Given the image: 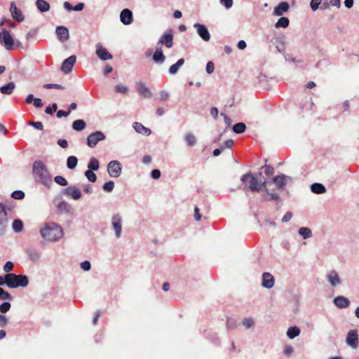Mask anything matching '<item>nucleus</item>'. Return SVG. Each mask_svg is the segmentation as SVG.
I'll use <instances>...</instances> for the list:
<instances>
[{
    "label": "nucleus",
    "instance_id": "36",
    "mask_svg": "<svg viewBox=\"0 0 359 359\" xmlns=\"http://www.w3.org/2000/svg\"><path fill=\"white\" fill-rule=\"evenodd\" d=\"M72 128L76 131H81L86 128V123L81 119L76 120L73 122Z\"/></svg>",
    "mask_w": 359,
    "mask_h": 359
},
{
    "label": "nucleus",
    "instance_id": "62",
    "mask_svg": "<svg viewBox=\"0 0 359 359\" xmlns=\"http://www.w3.org/2000/svg\"><path fill=\"white\" fill-rule=\"evenodd\" d=\"M57 109V106L55 103L53 104L51 106H48L46 108L44 112H55Z\"/></svg>",
    "mask_w": 359,
    "mask_h": 359
},
{
    "label": "nucleus",
    "instance_id": "24",
    "mask_svg": "<svg viewBox=\"0 0 359 359\" xmlns=\"http://www.w3.org/2000/svg\"><path fill=\"white\" fill-rule=\"evenodd\" d=\"M334 304L339 308H347L350 305L348 298L343 296H338L334 299Z\"/></svg>",
    "mask_w": 359,
    "mask_h": 359
},
{
    "label": "nucleus",
    "instance_id": "26",
    "mask_svg": "<svg viewBox=\"0 0 359 359\" xmlns=\"http://www.w3.org/2000/svg\"><path fill=\"white\" fill-rule=\"evenodd\" d=\"M165 57L163 54L161 47H158L156 49L155 53L153 55V60L156 63H163L165 61Z\"/></svg>",
    "mask_w": 359,
    "mask_h": 359
},
{
    "label": "nucleus",
    "instance_id": "63",
    "mask_svg": "<svg viewBox=\"0 0 359 359\" xmlns=\"http://www.w3.org/2000/svg\"><path fill=\"white\" fill-rule=\"evenodd\" d=\"M169 94L165 90H162L160 93V100L161 101H166L168 99Z\"/></svg>",
    "mask_w": 359,
    "mask_h": 359
},
{
    "label": "nucleus",
    "instance_id": "3",
    "mask_svg": "<svg viewBox=\"0 0 359 359\" xmlns=\"http://www.w3.org/2000/svg\"><path fill=\"white\" fill-rule=\"evenodd\" d=\"M41 236L49 241L59 240L63 236L62 228L55 223L47 224L41 230Z\"/></svg>",
    "mask_w": 359,
    "mask_h": 359
},
{
    "label": "nucleus",
    "instance_id": "15",
    "mask_svg": "<svg viewBox=\"0 0 359 359\" xmlns=\"http://www.w3.org/2000/svg\"><path fill=\"white\" fill-rule=\"evenodd\" d=\"M10 11L11 13L13 18L17 22H22L25 19V16L22 12L17 8L14 2H11Z\"/></svg>",
    "mask_w": 359,
    "mask_h": 359
},
{
    "label": "nucleus",
    "instance_id": "38",
    "mask_svg": "<svg viewBox=\"0 0 359 359\" xmlns=\"http://www.w3.org/2000/svg\"><path fill=\"white\" fill-rule=\"evenodd\" d=\"M13 229L16 233H20L23 229V223L20 219H15L12 224Z\"/></svg>",
    "mask_w": 359,
    "mask_h": 359
},
{
    "label": "nucleus",
    "instance_id": "48",
    "mask_svg": "<svg viewBox=\"0 0 359 359\" xmlns=\"http://www.w3.org/2000/svg\"><path fill=\"white\" fill-rule=\"evenodd\" d=\"M54 180L57 184L61 186H66L67 184V181L66 179L60 175L55 177Z\"/></svg>",
    "mask_w": 359,
    "mask_h": 359
},
{
    "label": "nucleus",
    "instance_id": "53",
    "mask_svg": "<svg viewBox=\"0 0 359 359\" xmlns=\"http://www.w3.org/2000/svg\"><path fill=\"white\" fill-rule=\"evenodd\" d=\"M215 65L211 61L208 62L206 65V72L208 74H212L214 72Z\"/></svg>",
    "mask_w": 359,
    "mask_h": 359
},
{
    "label": "nucleus",
    "instance_id": "64",
    "mask_svg": "<svg viewBox=\"0 0 359 359\" xmlns=\"http://www.w3.org/2000/svg\"><path fill=\"white\" fill-rule=\"evenodd\" d=\"M57 144L60 145L62 148H67L68 147V142L65 139H59L57 140Z\"/></svg>",
    "mask_w": 359,
    "mask_h": 359
},
{
    "label": "nucleus",
    "instance_id": "19",
    "mask_svg": "<svg viewBox=\"0 0 359 359\" xmlns=\"http://www.w3.org/2000/svg\"><path fill=\"white\" fill-rule=\"evenodd\" d=\"M63 193L65 195L69 196L74 200H78L81 196V193L80 190L74 186H70L67 187L66 189H65Z\"/></svg>",
    "mask_w": 359,
    "mask_h": 359
},
{
    "label": "nucleus",
    "instance_id": "25",
    "mask_svg": "<svg viewBox=\"0 0 359 359\" xmlns=\"http://www.w3.org/2000/svg\"><path fill=\"white\" fill-rule=\"evenodd\" d=\"M288 9L289 4L287 2H281L274 8L273 15L281 16L284 13L287 12Z\"/></svg>",
    "mask_w": 359,
    "mask_h": 359
},
{
    "label": "nucleus",
    "instance_id": "50",
    "mask_svg": "<svg viewBox=\"0 0 359 359\" xmlns=\"http://www.w3.org/2000/svg\"><path fill=\"white\" fill-rule=\"evenodd\" d=\"M322 0H311V8L315 11L318 8L319 5L320 4Z\"/></svg>",
    "mask_w": 359,
    "mask_h": 359
},
{
    "label": "nucleus",
    "instance_id": "37",
    "mask_svg": "<svg viewBox=\"0 0 359 359\" xmlns=\"http://www.w3.org/2000/svg\"><path fill=\"white\" fill-rule=\"evenodd\" d=\"M78 159L74 156H69L67 161V166L69 169L73 170L76 168Z\"/></svg>",
    "mask_w": 359,
    "mask_h": 359
},
{
    "label": "nucleus",
    "instance_id": "7",
    "mask_svg": "<svg viewBox=\"0 0 359 359\" xmlns=\"http://www.w3.org/2000/svg\"><path fill=\"white\" fill-rule=\"evenodd\" d=\"M105 139L104 134L101 131H96L90 134L87 137V144L89 147L93 148L98 142Z\"/></svg>",
    "mask_w": 359,
    "mask_h": 359
},
{
    "label": "nucleus",
    "instance_id": "14",
    "mask_svg": "<svg viewBox=\"0 0 359 359\" xmlns=\"http://www.w3.org/2000/svg\"><path fill=\"white\" fill-rule=\"evenodd\" d=\"M194 27L197 29V33L205 41H208L210 39V33L207 27L201 24L196 23Z\"/></svg>",
    "mask_w": 359,
    "mask_h": 359
},
{
    "label": "nucleus",
    "instance_id": "61",
    "mask_svg": "<svg viewBox=\"0 0 359 359\" xmlns=\"http://www.w3.org/2000/svg\"><path fill=\"white\" fill-rule=\"evenodd\" d=\"M151 175L153 179L157 180L161 176V172L158 169H154L151 171Z\"/></svg>",
    "mask_w": 359,
    "mask_h": 359
},
{
    "label": "nucleus",
    "instance_id": "23",
    "mask_svg": "<svg viewBox=\"0 0 359 359\" xmlns=\"http://www.w3.org/2000/svg\"><path fill=\"white\" fill-rule=\"evenodd\" d=\"M327 280L332 285L335 287L341 283L340 278L336 271H331L327 276Z\"/></svg>",
    "mask_w": 359,
    "mask_h": 359
},
{
    "label": "nucleus",
    "instance_id": "40",
    "mask_svg": "<svg viewBox=\"0 0 359 359\" xmlns=\"http://www.w3.org/2000/svg\"><path fill=\"white\" fill-rule=\"evenodd\" d=\"M100 163L95 158H91L88 165V170H97L99 169Z\"/></svg>",
    "mask_w": 359,
    "mask_h": 359
},
{
    "label": "nucleus",
    "instance_id": "8",
    "mask_svg": "<svg viewBox=\"0 0 359 359\" xmlns=\"http://www.w3.org/2000/svg\"><path fill=\"white\" fill-rule=\"evenodd\" d=\"M109 175L112 177H118L121 172V165L118 161H111L107 165Z\"/></svg>",
    "mask_w": 359,
    "mask_h": 359
},
{
    "label": "nucleus",
    "instance_id": "6",
    "mask_svg": "<svg viewBox=\"0 0 359 359\" xmlns=\"http://www.w3.org/2000/svg\"><path fill=\"white\" fill-rule=\"evenodd\" d=\"M8 224L7 212L5 205L0 203V236H3L6 231Z\"/></svg>",
    "mask_w": 359,
    "mask_h": 359
},
{
    "label": "nucleus",
    "instance_id": "31",
    "mask_svg": "<svg viewBox=\"0 0 359 359\" xmlns=\"http://www.w3.org/2000/svg\"><path fill=\"white\" fill-rule=\"evenodd\" d=\"M311 190L314 194H323L326 191L325 187L320 183H314L311 186Z\"/></svg>",
    "mask_w": 359,
    "mask_h": 359
},
{
    "label": "nucleus",
    "instance_id": "45",
    "mask_svg": "<svg viewBox=\"0 0 359 359\" xmlns=\"http://www.w3.org/2000/svg\"><path fill=\"white\" fill-rule=\"evenodd\" d=\"M114 187V183L113 181H108L106 183L104 184L102 188L104 191L107 192H111Z\"/></svg>",
    "mask_w": 359,
    "mask_h": 359
},
{
    "label": "nucleus",
    "instance_id": "59",
    "mask_svg": "<svg viewBox=\"0 0 359 359\" xmlns=\"http://www.w3.org/2000/svg\"><path fill=\"white\" fill-rule=\"evenodd\" d=\"M81 267L83 271H89L90 269V263L88 261H84L81 264Z\"/></svg>",
    "mask_w": 359,
    "mask_h": 359
},
{
    "label": "nucleus",
    "instance_id": "39",
    "mask_svg": "<svg viewBox=\"0 0 359 359\" xmlns=\"http://www.w3.org/2000/svg\"><path fill=\"white\" fill-rule=\"evenodd\" d=\"M299 233L304 238H309L312 236V232L310 229L307 227H301L299 229Z\"/></svg>",
    "mask_w": 359,
    "mask_h": 359
},
{
    "label": "nucleus",
    "instance_id": "41",
    "mask_svg": "<svg viewBox=\"0 0 359 359\" xmlns=\"http://www.w3.org/2000/svg\"><path fill=\"white\" fill-rule=\"evenodd\" d=\"M245 129L246 126L243 123H238L233 126V131L237 134L243 133Z\"/></svg>",
    "mask_w": 359,
    "mask_h": 359
},
{
    "label": "nucleus",
    "instance_id": "1",
    "mask_svg": "<svg viewBox=\"0 0 359 359\" xmlns=\"http://www.w3.org/2000/svg\"><path fill=\"white\" fill-rule=\"evenodd\" d=\"M258 175L261 176L262 172H259L257 176L252 175L251 172H248L241 177V180L243 184V189L245 192L248 191L259 192L266 187L268 182L266 180L262 181L259 180Z\"/></svg>",
    "mask_w": 359,
    "mask_h": 359
},
{
    "label": "nucleus",
    "instance_id": "29",
    "mask_svg": "<svg viewBox=\"0 0 359 359\" xmlns=\"http://www.w3.org/2000/svg\"><path fill=\"white\" fill-rule=\"evenodd\" d=\"M37 8L42 13L50 10V4L45 0H37L36 2Z\"/></svg>",
    "mask_w": 359,
    "mask_h": 359
},
{
    "label": "nucleus",
    "instance_id": "9",
    "mask_svg": "<svg viewBox=\"0 0 359 359\" xmlns=\"http://www.w3.org/2000/svg\"><path fill=\"white\" fill-rule=\"evenodd\" d=\"M135 89L139 94L143 98L149 99L152 97V93L145 83L142 82H137L135 83Z\"/></svg>",
    "mask_w": 359,
    "mask_h": 359
},
{
    "label": "nucleus",
    "instance_id": "32",
    "mask_svg": "<svg viewBox=\"0 0 359 359\" xmlns=\"http://www.w3.org/2000/svg\"><path fill=\"white\" fill-rule=\"evenodd\" d=\"M300 334V330L298 327L294 326L290 327L287 332V336L290 339H294L296 337L299 336Z\"/></svg>",
    "mask_w": 359,
    "mask_h": 359
},
{
    "label": "nucleus",
    "instance_id": "57",
    "mask_svg": "<svg viewBox=\"0 0 359 359\" xmlns=\"http://www.w3.org/2000/svg\"><path fill=\"white\" fill-rule=\"evenodd\" d=\"M292 213L291 212H287L285 215L282 218V222L285 223V222H289L291 218L292 217Z\"/></svg>",
    "mask_w": 359,
    "mask_h": 359
},
{
    "label": "nucleus",
    "instance_id": "49",
    "mask_svg": "<svg viewBox=\"0 0 359 359\" xmlns=\"http://www.w3.org/2000/svg\"><path fill=\"white\" fill-rule=\"evenodd\" d=\"M11 304L8 302H5L0 305V311L2 313H5L11 309Z\"/></svg>",
    "mask_w": 359,
    "mask_h": 359
},
{
    "label": "nucleus",
    "instance_id": "11",
    "mask_svg": "<svg viewBox=\"0 0 359 359\" xmlns=\"http://www.w3.org/2000/svg\"><path fill=\"white\" fill-rule=\"evenodd\" d=\"M346 341L348 346L353 348H356L358 346V334L355 330L348 332Z\"/></svg>",
    "mask_w": 359,
    "mask_h": 359
},
{
    "label": "nucleus",
    "instance_id": "12",
    "mask_svg": "<svg viewBox=\"0 0 359 359\" xmlns=\"http://www.w3.org/2000/svg\"><path fill=\"white\" fill-rule=\"evenodd\" d=\"M96 55L102 60L112 59V55L104 48L100 43L96 44Z\"/></svg>",
    "mask_w": 359,
    "mask_h": 359
},
{
    "label": "nucleus",
    "instance_id": "4",
    "mask_svg": "<svg viewBox=\"0 0 359 359\" xmlns=\"http://www.w3.org/2000/svg\"><path fill=\"white\" fill-rule=\"evenodd\" d=\"M5 280L6 284L10 288L26 287L29 283L27 276L22 274L8 273L5 276Z\"/></svg>",
    "mask_w": 359,
    "mask_h": 359
},
{
    "label": "nucleus",
    "instance_id": "22",
    "mask_svg": "<svg viewBox=\"0 0 359 359\" xmlns=\"http://www.w3.org/2000/svg\"><path fill=\"white\" fill-rule=\"evenodd\" d=\"M25 102L27 104H32L36 109H40L43 107V104L40 98H36L32 94H29L25 99Z\"/></svg>",
    "mask_w": 359,
    "mask_h": 359
},
{
    "label": "nucleus",
    "instance_id": "58",
    "mask_svg": "<svg viewBox=\"0 0 359 359\" xmlns=\"http://www.w3.org/2000/svg\"><path fill=\"white\" fill-rule=\"evenodd\" d=\"M8 323V318L6 316L0 314V327H4Z\"/></svg>",
    "mask_w": 359,
    "mask_h": 359
},
{
    "label": "nucleus",
    "instance_id": "30",
    "mask_svg": "<svg viewBox=\"0 0 359 359\" xmlns=\"http://www.w3.org/2000/svg\"><path fill=\"white\" fill-rule=\"evenodd\" d=\"M263 189L264 190V191L266 194V196H265L264 197V199L265 201H272V200L276 201H280V196H278V194L269 192V189H267L266 187L265 188H264Z\"/></svg>",
    "mask_w": 359,
    "mask_h": 359
},
{
    "label": "nucleus",
    "instance_id": "10",
    "mask_svg": "<svg viewBox=\"0 0 359 359\" xmlns=\"http://www.w3.org/2000/svg\"><path fill=\"white\" fill-rule=\"evenodd\" d=\"M76 57L75 55H71L65 60L61 66V70L65 74H69L72 72V68L76 62Z\"/></svg>",
    "mask_w": 359,
    "mask_h": 359
},
{
    "label": "nucleus",
    "instance_id": "34",
    "mask_svg": "<svg viewBox=\"0 0 359 359\" xmlns=\"http://www.w3.org/2000/svg\"><path fill=\"white\" fill-rule=\"evenodd\" d=\"M184 63V60L181 58L175 64L170 66L169 72L171 74H175L178 72L179 68Z\"/></svg>",
    "mask_w": 359,
    "mask_h": 359
},
{
    "label": "nucleus",
    "instance_id": "13",
    "mask_svg": "<svg viewBox=\"0 0 359 359\" xmlns=\"http://www.w3.org/2000/svg\"><path fill=\"white\" fill-rule=\"evenodd\" d=\"M158 45H164L170 48L173 46V36L172 32L169 30L168 32L163 34L158 42Z\"/></svg>",
    "mask_w": 359,
    "mask_h": 359
},
{
    "label": "nucleus",
    "instance_id": "47",
    "mask_svg": "<svg viewBox=\"0 0 359 359\" xmlns=\"http://www.w3.org/2000/svg\"><path fill=\"white\" fill-rule=\"evenodd\" d=\"M262 168L264 170L265 175L269 177L272 176L274 173V168L271 165H265Z\"/></svg>",
    "mask_w": 359,
    "mask_h": 359
},
{
    "label": "nucleus",
    "instance_id": "51",
    "mask_svg": "<svg viewBox=\"0 0 359 359\" xmlns=\"http://www.w3.org/2000/svg\"><path fill=\"white\" fill-rule=\"evenodd\" d=\"M13 268V264L11 262L8 261L4 266V271L6 273H9L12 271Z\"/></svg>",
    "mask_w": 359,
    "mask_h": 359
},
{
    "label": "nucleus",
    "instance_id": "5",
    "mask_svg": "<svg viewBox=\"0 0 359 359\" xmlns=\"http://www.w3.org/2000/svg\"><path fill=\"white\" fill-rule=\"evenodd\" d=\"M0 41L7 50H11L13 49L15 41L8 30L4 29L0 33Z\"/></svg>",
    "mask_w": 359,
    "mask_h": 359
},
{
    "label": "nucleus",
    "instance_id": "56",
    "mask_svg": "<svg viewBox=\"0 0 359 359\" xmlns=\"http://www.w3.org/2000/svg\"><path fill=\"white\" fill-rule=\"evenodd\" d=\"M220 3L229 9L233 6V0H220Z\"/></svg>",
    "mask_w": 359,
    "mask_h": 359
},
{
    "label": "nucleus",
    "instance_id": "21",
    "mask_svg": "<svg viewBox=\"0 0 359 359\" xmlns=\"http://www.w3.org/2000/svg\"><path fill=\"white\" fill-rule=\"evenodd\" d=\"M56 34L57 39L61 41H65L69 39V31L63 26H60L56 28Z\"/></svg>",
    "mask_w": 359,
    "mask_h": 359
},
{
    "label": "nucleus",
    "instance_id": "54",
    "mask_svg": "<svg viewBox=\"0 0 359 359\" xmlns=\"http://www.w3.org/2000/svg\"><path fill=\"white\" fill-rule=\"evenodd\" d=\"M233 145V140L231 139L226 140L222 145V149L231 148Z\"/></svg>",
    "mask_w": 359,
    "mask_h": 359
},
{
    "label": "nucleus",
    "instance_id": "33",
    "mask_svg": "<svg viewBox=\"0 0 359 359\" xmlns=\"http://www.w3.org/2000/svg\"><path fill=\"white\" fill-rule=\"evenodd\" d=\"M114 92L116 93H120V94H122V95H127L129 92V88L128 86L123 85V84H121V83H118L117 85L115 86L114 87Z\"/></svg>",
    "mask_w": 359,
    "mask_h": 359
},
{
    "label": "nucleus",
    "instance_id": "35",
    "mask_svg": "<svg viewBox=\"0 0 359 359\" xmlns=\"http://www.w3.org/2000/svg\"><path fill=\"white\" fill-rule=\"evenodd\" d=\"M289 19L286 17H281L275 24L276 28H286L289 25Z\"/></svg>",
    "mask_w": 359,
    "mask_h": 359
},
{
    "label": "nucleus",
    "instance_id": "52",
    "mask_svg": "<svg viewBox=\"0 0 359 359\" xmlns=\"http://www.w3.org/2000/svg\"><path fill=\"white\" fill-rule=\"evenodd\" d=\"M29 125L32 126L36 129L40 130H42L43 127L42 123L39 122V121H37V122L29 121Z\"/></svg>",
    "mask_w": 359,
    "mask_h": 359
},
{
    "label": "nucleus",
    "instance_id": "44",
    "mask_svg": "<svg viewBox=\"0 0 359 359\" xmlns=\"http://www.w3.org/2000/svg\"><path fill=\"white\" fill-rule=\"evenodd\" d=\"M0 299L4 300H11L13 297L10 293L0 287Z\"/></svg>",
    "mask_w": 359,
    "mask_h": 359
},
{
    "label": "nucleus",
    "instance_id": "55",
    "mask_svg": "<svg viewBox=\"0 0 359 359\" xmlns=\"http://www.w3.org/2000/svg\"><path fill=\"white\" fill-rule=\"evenodd\" d=\"M253 324H254V320L252 318H245L243 321V325L247 328H250Z\"/></svg>",
    "mask_w": 359,
    "mask_h": 359
},
{
    "label": "nucleus",
    "instance_id": "42",
    "mask_svg": "<svg viewBox=\"0 0 359 359\" xmlns=\"http://www.w3.org/2000/svg\"><path fill=\"white\" fill-rule=\"evenodd\" d=\"M185 141L188 146H193L196 142V137L190 133H188L185 135Z\"/></svg>",
    "mask_w": 359,
    "mask_h": 359
},
{
    "label": "nucleus",
    "instance_id": "17",
    "mask_svg": "<svg viewBox=\"0 0 359 359\" xmlns=\"http://www.w3.org/2000/svg\"><path fill=\"white\" fill-rule=\"evenodd\" d=\"M288 180L291 181L292 178L283 174L275 176L273 178V182L276 185L278 189H283Z\"/></svg>",
    "mask_w": 359,
    "mask_h": 359
},
{
    "label": "nucleus",
    "instance_id": "16",
    "mask_svg": "<svg viewBox=\"0 0 359 359\" xmlns=\"http://www.w3.org/2000/svg\"><path fill=\"white\" fill-rule=\"evenodd\" d=\"M121 217L119 215H114L112 217V226L115 231L116 236L119 238L121 235Z\"/></svg>",
    "mask_w": 359,
    "mask_h": 359
},
{
    "label": "nucleus",
    "instance_id": "27",
    "mask_svg": "<svg viewBox=\"0 0 359 359\" xmlns=\"http://www.w3.org/2000/svg\"><path fill=\"white\" fill-rule=\"evenodd\" d=\"M134 129L140 134L149 135L151 133L150 129L144 127L142 123L135 122L133 123Z\"/></svg>",
    "mask_w": 359,
    "mask_h": 359
},
{
    "label": "nucleus",
    "instance_id": "46",
    "mask_svg": "<svg viewBox=\"0 0 359 359\" xmlns=\"http://www.w3.org/2000/svg\"><path fill=\"white\" fill-rule=\"evenodd\" d=\"M11 197L14 199L20 200L25 198V193L22 191H14L11 194Z\"/></svg>",
    "mask_w": 359,
    "mask_h": 359
},
{
    "label": "nucleus",
    "instance_id": "43",
    "mask_svg": "<svg viewBox=\"0 0 359 359\" xmlns=\"http://www.w3.org/2000/svg\"><path fill=\"white\" fill-rule=\"evenodd\" d=\"M85 175L87 177V179L91 182H95L97 180V176L93 172V170H87L85 172Z\"/></svg>",
    "mask_w": 359,
    "mask_h": 359
},
{
    "label": "nucleus",
    "instance_id": "18",
    "mask_svg": "<svg viewBox=\"0 0 359 359\" xmlns=\"http://www.w3.org/2000/svg\"><path fill=\"white\" fill-rule=\"evenodd\" d=\"M120 20L124 25H130L133 22V13L128 8L123 9L120 14Z\"/></svg>",
    "mask_w": 359,
    "mask_h": 359
},
{
    "label": "nucleus",
    "instance_id": "2",
    "mask_svg": "<svg viewBox=\"0 0 359 359\" xmlns=\"http://www.w3.org/2000/svg\"><path fill=\"white\" fill-rule=\"evenodd\" d=\"M32 174L36 182L49 187L52 183L51 176L46 165L41 161H36L33 163Z\"/></svg>",
    "mask_w": 359,
    "mask_h": 359
},
{
    "label": "nucleus",
    "instance_id": "20",
    "mask_svg": "<svg viewBox=\"0 0 359 359\" xmlns=\"http://www.w3.org/2000/svg\"><path fill=\"white\" fill-rule=\"evenodd\" d=\"M274 285V278L269 273H264L262 275V286L266 288H271Z\"/></svg>",
    "mask_w": 359,
    "mask_h": 359
},
{
    "label": "nucleus",
    "instance_id": "60",
    "mask_svg": "<svg viewBox=\"0 0 359 359\" xmlns=\"http://www.w3.org/2000/svg\"><path fill=\"white\" fill-rule=\"evenodd\" d=\"M43 88H57V89H64V87L61 85H59V84H45L43 86Z\"/></svg>",
    "mask_w": 359,
    "mask_h": 359
},
{
    "label": "nucleus",
    "instance_id": "28",
    "mask_svg": "<svg viewBox=\"0 0 359 359\" xmlns=\"http://www.w3.org/2000/svg\"><path fill=\"white\" fill-rule=\"evenodd\" d=\"M15 85L13 82H10L8 84L1 87L0 91L2 94L11 95L15 89Z\"/></svg>",
    "mask_w": 359,
    "mask_h": 359
}]
</instances>
